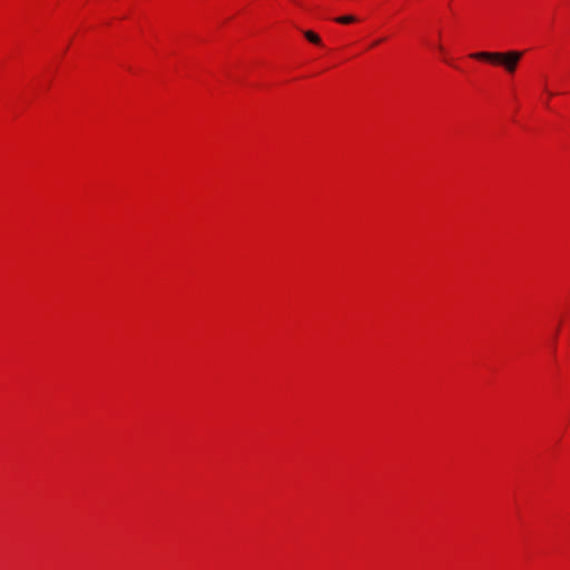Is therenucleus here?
<instances>
[{
	"label": "nucleus",
	"instance_id": "nucleus-4",
	"mask_svg": "<svg viewBox=\"0 0 570 570\" xmlns=\"http://www.w3.org/2000/svg\"><path fill=\"white\" fill-rule=\"evenodd\" d=\"M436 49H438L441 53H443V52H444V48H443V46H442V45H438V46H436Z\"/></svg>",
	"mask_w": 570,
	"mask_h": 570
},
{
	"label": "nucleus",
	"instance_id": "nucleus-5",
	"mask_svg": "<svg viewBox=\"0 0 570 570\" xmlns=\"http://www.w3.org/2000/svg\"><path fill=\"white\" fill-rule=\"evenodd\" d=\"M546 91H547V94H548L549 98H551V97H553V96H554V94H553L552 91H549L547 88H546Z\"/></svg>",
	"mask_w": 570,
	"mask_h": 570
},
{
	"label": "nucleus",
	"instance_id": "nucleus-3",
	"mask_svg": "<svg viewBox=\"0 0 570 570\" xmlns=\"http://www.w3.org/2000/svg\"><path fill=\"white\" fill-rule=\"evenodd\" d=\"M357 19L354 16H342L335 19L336 22L348 24L355 22Z\"/></svg>",
	"mask_w": 570,
	"mask_h": 570
},
{
	"label": "nucleus",
	"instance_id": "nucleus-6",
	"mask_svg": "<svg viewBox=\"0 0 570 570\" xmlns=\"http://www.w3.org/2000/svg\"><path fill=\"white\" fill-rule=\"evenodd\" d=\"M380 42H381V40H376L375 42H373V45H372V46H376V45H379Z\"/></svg>",
	"mask_w": 570,
	"mask_h": 570
},
{
	"label": "nucleus",
	"instance_id": "nucleus-2",
	"mask_svg": "<svg viewBox=\"0 0 570 570\" xmlns=\"http://www.w3.org/2000/svg\"><path fill=\"white\" fill-rule=\"evenodd\" d=\"M304 37L312 43L316 45V46H321L322 45V40L321 38L313 31L311 30H306L304 31Z\"/></svg>",
	"mask_w": 570,
	"mask_h": 570
},
{
	"label": "nucleus",
	"instance_id": "nucleus-1",
	"mask_svg": "<svg viewBox=\"0 0 570 570\" xmlns=\"http://www.w3.org/2000/svg\"><path fill=\"white\" fill-rule=\"evenodd\" d=\"M523 56L522 51L510 50L505 52L480 51L471 53L470 57L476 60H484L502 66L507 72L513 73Z\"/></svg>",
	"mask_w": 570,
	"mask_h": 570
}]
</instances>
